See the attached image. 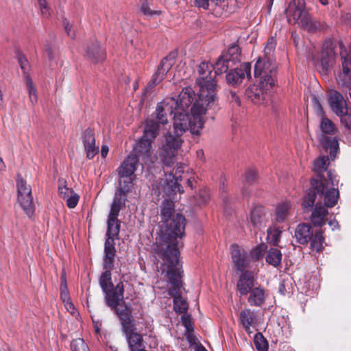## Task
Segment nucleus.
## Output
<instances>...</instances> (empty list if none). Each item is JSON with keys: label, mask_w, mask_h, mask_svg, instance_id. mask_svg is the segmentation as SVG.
Instances as JSON below:
<instances>
[{"label": "nucleus", "mask_w": 351, "mask_h": 351, "mask_svg": "<svg viewBox=\"0 0 351 351\" xmlns=\"http://www.w3.org/2000/svg\"><path fill=\"white\" fill-rule=\"evenodd\" d=\"M175 212L173 199H165L160 205V211L162 242L158 252L162 259L165 253L173 258L174 250L176 252V257L180 255L177 239L184 237L186 220L182 214Z\"/></svg>", "instance_id": "f257e3e1"}, {"label": "nucleus", "mask_w": 351, "mask_h": 351, "mask_svg": "<svg viewBox=\"0 0 351 351\" xmlns=\"http://www.w3.org/2000/svg\"><path fill=\"white\" fill-rule=\"evenodd\" d=\"M162 261L167 267V276L172 286L169 289L168 293L173 297V308L177 313H184L188 309V304L180 295L182 271L179 265V257H176V252L174 250L173 258H170V256L165 253Z\"/></svg>", "instance_id": "f03ea898"}, {"label": "nucleus", "mask_w": 351, "mask_h": 351, "mask_svg": "<svg viewBox=\"0 0 351 351\" xmlns=\"http://www.w3.org/2000/svg\"><path fill=\"white\" fill-rule=\"evenodd\" d=\"M190 112L189 115V111L174 110L173 113L174 132L183 134L184 132L189 130L193 134H200V131L204 125L202 115L205 114V109L202 105L199 106L197 102L190 108Z\"/></svg>", "instance_id": "7ed1b4c3"}, {"label": "nucleus", "mask_w": 351, "mask_h": 351, "mask_svg": "<svg viewBox=\"0 0 351 351\" xmlns=\"http://www.w3.org/2000/svg\"><path fill=\"white\" fill-rule=\"evenodd\" d=\"M213 67L208 62H202L198 66L195 81L199 88L200 100L206 98L204 101H207V104H214L216 98L217 81L215 73L213 75Z\"/></svg>", "instance_id": "20e7f679"}, {"label": "nucleus", "mask_w": 351, "mask_h": 351, "mask_svg": "<svg viewBox=\"0 0 351 351\" xmlns=\"http://www.w3.org/2000/svg\"><path fill=\"white\" fill-rule=\"evenodd\" d=\"M315 199H304L302 206L304 211L308 212L313 207L311 221L314 226H322L325 224V217L328 215V208L335 206L337 199H321L315 202Z\"/></svg>", "instance_id": "39448f33"}, {"label": "nucleus", "mask_w": 351, "mask_h": 351, "mask_svg": "<svg viewBox=\"0 0 351 351\" xmlns=\"http://www.w3.org/2000/svg\"><path fill=\"white\" fill-rule=\"evenodd\" d=\"M158 135L156 123L153 119H147L143 135L138 140L133 155L146 163L151 156L152 143Z\"/></svg>", "instance_id": "423d86ee"}, {"label": "nucleus", "mask_w": 351, "mask_h": 351, "mask_svg": "<svg viewBox=\"0 0 351 351\" xmlns=\"http://www.w3.org/2000/svg\"><path fill=\"white\" fill-rule=\"evenodd\" d=\"M182 135L174 132L173 130L168 132L165 136V142L160 156L162 163L168 167H172L176 162L178 151L183 142Z\"/></svg>", "instance_id": "0eeeda50"}, {"label": "nucleus", "mask_w": 351, "mask_h": 351, "mask_svg": "<svg viewBox=\"0 0 351 351\" xmlns=\"http://www.w3.org/2000/svg\"><path fill=\"white\" fill-rule=\"evenodd\" d=\"M320 129L322 134L320 135L319 141L324 149L326 152H329L330 158L334 160L339 150L338 140L335 136H328L326 134L334 135L336 134L337 129L334 123L327 117H322L320 122Z\"/></svg>", "instance_id": "6e6552de"}, {"label": "nucleus", "mask_w": 351, "mask_h": 351, "mask_svg": "<svg viewBox=\"0 0 351 351\" xmlns=\"http://www.w3.org/2000/svg\"><path fill=\"white\" fill-rule=\"evenodd\" d=\"M328 102L332 110L340 117L341 123L347 129L351 130V108L347 107L346 101L343 95L337 90H331Z\"/></svg>", "instance_id": "1a4fd4ad"}, {"label": "nucleus", "mask_w": 351, "mask_h": 351, "mask_svg": "<svg viewBox=\"0 0 351 351\" xmlns=\"http://www.w3.org/2000/svg\"><path fill=\"white\" fill-rule=\"evenodd\" d=\"M200 91L196 94L194 90L190 87L187 86L182 89V90L179 94L177 99L175 98L176 101H178V107L174 110H185L189 111V108L194 106V104L197 102L199 104V106H203L205 109V113L207 111V108L211 106L213 104H207V101L204 102L203 99L200 100ZM206 100V98H204V100Z\"/></svg>", "instance_id": "9d476101"}, {"label": "nucleus", "mask_w": 351, "mask_h": 351, "mask_svg": "<svg viewBox=\"0 0 351 351\" xmlns=\"http://www.w3.org/2000/svg\"><path fill=\"white\" fill-rule=\"evenodd\" d=\"M178 107V101L174 97H166L157 104L156 111L148 119H153L158 126L159 134L160 125H165L168 123L167 114L172 115L174 110Z\"/></svg>", "instance_id": "9b49d317"}, {"label": "nucleus", "mask_w": 351, "mask_h": 351, "mask_svg": "<svg viewBox=\"0 0 351 351\" xmlns=\"http://www.w3.org/2000/svg\"><path fill=\"white\" fill-rule=\"evenodd\" d=\"M330 182L326 177L319 178L315 176L311 180V187L307 197H339L338 189H328L327 183Z\"/></svg>", "instance_id": "f8f14e48"}, {"label": "nucleus", "mask_w": 351, "mask_h": 351, "mask_svg": "<svg viewBox=\"0 0 351 351\" xmlns=\"http://www.w3.org/2000/svg\"><path fill=\"white\" fill-rule=\"evenodd\" d=\"M276 72L277 66L274 58H259L255 63L254 77H261V81L266 82L268 79L271 78L273 85L275 86Z\"/></svg>", "instance_id": "ddd939ff"}, {"label": "nucleus", "mask_w": 351, "mask_h": 351, "mask_svg": "<svg viewBox=\"0 0 351 351\" xmlns=\"http://www.w3.org/2000/svg\"><path fill=\"white\" fill-rule=\"evenodd\" d=\"M273 85L272 80L268 79L267 82L260 81L258 85L253 84L245 90V95L253 103L261 104L269 97Z\"/></svg>", "instance_id": "4468645a"}, {"label": "nucleus", "mask_w": 351, "mask_h": 351, "mask_svg": "<svg viewBox=\"0 0 351 351\" xmlns=\"http://www.w3.org/2000/svg\"><path fill=\"white\" fill-rule=\"evenodd\" d=\"M174 62L173 58L166 56L162 58L158 66L156 71L153 74L150 81L146 85L143 95L146 97L156 85L159 84L166 77L167 73L171 69Z\"/></svg>", "instance_id": "2eb2a0df"}, {"label": "nucleus", "mask_w": 351, "mask_h": 351, "mask_svg": "<svg viewBox=\"0 0 351 351\" xmlns=\"http://www.w3.org/2000/svg\"><path fill=\"white\" fill-rule=\"evenodd\" d=\"M15 55L25 79V83L28 89L30 101L32 103H36L37 101V93L36 89L34 86L33 81L28 73L29 68V62L26 56H24L20 50H16Z\"/></svg>", "instance_id": "dca6fc26"}, {"label": "nucleus", "mask_w": 351, "mask_h": 351, "mask_svg": "<svg viewBox=\"0 0 351 351\" xmlns=\"http://www.w3.org/2000/svg\"><path fill=\"white\" fill-rule=\"evenodd\" d=\"M307 12L304 0H293L285 10L287 21L291 25L299 24Z\"/></svg>", "instance_id": "f3484780"}, {"label": "nucleus", "mask_w": 351, "mask_h": 351, "mask_svg": "<svg viewBox=\"0 0 351 351\" xmlns=\"http://www.w3.org/2000/svg\"><path fill=\"white\" fill-rule=\"evenodd\" d=\"M251 78V64L249 62H244L239 68L230 70L226 75V82L232 86H239L245 78Z\"/></svg>", "instance_id": "a211bd4d"}, {"label": "nucleus", "mask_w": 351, "mask_h": 351, "mask_svg": "<svg viewBox=\"0 0 351 351\" xmlns=\"http://www.w3.org/2000/svg\"><path fill=\"white\" fill-rule=\"evenodd\" d=\"M85 56L94 64L102 62L106 58V50L96 39H91L84 47Z\"/></svg>", "instance_id": "6ab92c4d"}, {"label": "nucleus", "mask_w": 351, "mask_h": 351, "mask_svg": "<svg viewBox=\"0 0 351 351\" xmlns=\"http://www.w3.org/2000/svg\"><path fill=\"white\" fill-rule=\"evenodd\" d=\"M330 164L329 157L328 156H322L314 160L313 164V171L315 172V176L319 178H324L325 173L327 174V178L332 186H335V171L328 169Z\"/></svg>", "instance_id": "aec40b11"}, {"label": "nucleus", "mask_w": 351, "mask_h": 351, "mask_svg": "<svg viewBox=\"0 0 351 351\" xmlns=\"http://www.w3.org/2000/svg\"><path fill=\"white\" fill-rule=\"evenodd\" d=\"M124 286L122 282H119L114 288L108 289L104 292L106 304L112 309H115L118 306H121L122 304H125L123 301Z\"/></svg>", "instance_id": "412c9836"}, {"label": "nucleus", "mask_w": 351, "mask_h": 351, "mask_svg": "<svg viewBox=\"0 0 351 351\" xmlns=\"http://www.w3.org/2000/svg\"><path fill=\"white\" fill-rule=\"evenodd\" d=\"M82 141L86 158L89 160L93 159L99 153V147L95 145L94 130L90 128L86 129L82 134Z\"/></svg>", "instance_id": "4be33fe9"}, {"label": "nucleus", "mask_w": 351, "mask_h": 351, "mask_svg": "<svg viewBox=\"0 0 351 351\" xmlns=\"http://www.w3.org/2000/svg\"><path fill=\"white\" fill-rule=\"evenodd\" d=\"M114 310L121 321L123 332L135 328L130 307L124 305V306H121Z\"/></svg>", "instance_id": "5701e85b"}, {"label": "nucleus", "mask_w": 351, "mask_h": 351, "mask_svg": "<svg viewBox=\"0 0 351 351\" xmlns=\"http://www.w3.org/2000/svg\"><path fill=\"white\" fill-rule=\"evenodd\" d=\"M139 160L140 159L134 156L133 154H130L118 168L117 171L119 176L131 178L136 169Z\"/></svg>", "instance_id": "b1692460"}, {"label": "nucleus", "mask_w": 351, "mask_h": 351, "mask_svg": "<svg viewBox=\"0 0 351 351\" xmlns=\"http://www.w3.org/2000/svg\"><path fill=\"white\" fill-rule=\"evenodd\" d=\"M230 254L232 261L237 270L243 271L248 263L247 254L236 244L231 245Z\"/></svg>", "instance_id": "393cba45"}, {"label": "nucleus", "mask_w": 351, "mask_h": 351, "mask_svg": "<svg viewBox=\"0 0 351 351\" xmlns=\"http://www.w3.org/2000/svg\"><path fill=\"white\" fill-rule=\"evenodd\" d=\"M254 286V278L252 272H243L237 282V290L242 295L249 293Z\"/></svg>", "instance_id": "a878e982"}, {"label": "nucleus", "mask_w": 351, "mask_h": 351, "mask_svg": "<svg viewBox=\"0 0 351 351\" xmlns=\"http://www.w3.org/2000/svg\"><path fill=\"white\" fill-rule=\"evenodd\" d=\"M114 245V240L112 239L111 238L106 239L104 246V269H112L114 267V261L116 255V249Z\"/></svg>", "instance_id": "bb28decb"}, {"label": "nucleus", "mask_w": 351, "mask_h": 351, "mask_svg": "<svg viewBox=\"0 0 351 351\" xmlns=\"http://www.w3.org/2000/svg\"><path fill=\"white\" fill-rule=\"evenodd\" d=\"M239 322L245 330L250 333L251 327L257 323V316L254 311L250 308H245L239 313Z\"/></svg>", "instance_id": "cd10ccee"}, {"label": "nucleus", "mask_w": 351, "mask_h": 351, "mask_svg": "<svg viewBox=\"0 0 351 351\" xmlns=\"http://www.w3.org/2000/svg\"><path fill=\"white\" fill-rule=\"evenodd\" d=\"M299 25L302 29L309 32H316L324 27V24L314 19L308 12L304 16Z\"/></svg>", "instance_id": "c85d7f7f"}, {"label": "nucleus", "mask_w": 351, "mask_h": 351, "mask_svg": "<svg viewBox=\"0 0 351 351\" xmlns=\"http://www.w3.org/2000/svg\"><path fill=\"white\" fill-rule=\"evenodd\" d=\"M311 229V226L308 224L301 223L298 226L295 236L300 243L306 244L311 240L313 234Z\"/></svg>", "instance_id": "c756f323"}, {"label": "nucleus", "mask_w": 351, "mask_h": 351, "mask_svg": "<svg viewBox=\"0 0 351 351\" xmlns=\"http://www.w3.org/2000/svg\"><path fill=\"white\" fill-rule=\"evenodd\" d=\"M265 300V291L260 287H255L250 292L248 302L252 306H261Z\"/></svg>", "instance_id": "7c9ffc66"}, {"label": "nucleus", "mask_w": 351, "mask_h": 351, "mask_svg": "<svg viewBox=\"0 0 351 351\" xmlns=\"http://www.w3.org/2000/svg\"><path fill=\"white\" fill-rule=\"evenodd\" d=\"M133 182L131 178L119 177V186L118 187L115 196H126L132 191Z\"/></svg>", "instance_id": "2f4dec72"}, {"label": "nucleus", "mask_w": 351, "mask_h": 351, "mask_svg": "<svg viewBox=\"0 0 351 351\" xmlns=\"http://www.w3.org/2000/svg\"><path fill=\"white\" fill-rule=\"evenodd\" d=\"M120 223L117 218L108 217V229L106 232L108 238H111L113 240L118 238L120 232Z\"/></svg>", "instance_id": "473e14b6"}, {"label": "nucleus", "mask_w": 351, "mask_h": 351, "mask_svg": "<svg viewBox=\"0 0 351 351\" xmlns=\"http://www.w3.org/2000/svg\"><path fill=\"white\" fill-rule=\"evenodd\" d=\"M335 52L332 48L324 49L321 53V65L322 69L327 71L334 60Z\"/></svg>", "instance_id": "72a5a7b5"}, {"label": "nucleus", "mask_w": 351, "mask_h": 351, "mask_svg": "<svg viewBox=\"0 0 351 351\" xmlns=\"http://www.w3.org/2000/svg\"><path fill=\"white\" fill-rule=\"evenodd\" d=\"M229 59L224 56H221L217 59V62L213 65V71H214L215 75H221L226 73L229 67Z\"/></svg>", "instance_id": "f704fd0d"}, {"label": "nucleus", "mask_w": 351, "mask_h": 351, "mask_svg": "<svg viewBox=\"0 0 351 351\" xmlns=\"http://www.w3.org/2000/svg\"><path fill=\"white\" fill-rule=\"evenodd\" d=\"M16 186L18 197H29L32 194V190L29 186L27 184L26 181L20 176L16 180Z\"/></svg>", "instance_id": "c9c22d12"}, {"label": "nucleus", "mask_w": 351, "mask_h": 351, "mask_svg": "<svg viewBox=\"0 0 351 351\" xmlns=\"http://www.w3.org/2000/svg\"><path fill=\"white\" fill-rule=\"evenodd\" d=\"M265 213L262 206H255L251 213V221L254 226L261 225L265 220Z\"/></svg>", "instance_id": "e433bc0d"}, {"label": "nucleus", "mask_w": 351, "mask_h": 351, "mask_svg": "<svg viewBox=\"0 0 351 351\" xmlns=\"http://www.w3.org/2000/svg\"><path fill=\"white\" fill-rule=\"evenodd\" d=\"M282 253L276 248H271L266 256V261L274 267H277L281 263Z\"/></svg>", "instance_id": "4c0bfd02"}, {"label": "nucleus", "mask_w": 351, "mask_h": 351, "mask_svg": "<svg viewBox=\"0 0 351 351\" xmlns=\"http://www.w3.org/2000/svg\"><path fill=\"white\" fill-rule=\"evenodd\" d=\"M19 205L29 217L33 216L36 209L33 199H19Z\"/></svg>", "instance_id": "58836bf2"}, {"label": "nucleus", "mask_w": 351, "mask_h": 351, "mask_svg": "<svg viewBox=\"0 0 351 351\" xmlns=\"http://www.w3.org/2000/svg\"><path fill=\"white\" fill-rule=\"evenodd\" d=\"M311 247L316 252H320L323 250L324 237L323 232L320 230L315 232L311 237Z\"/></svg>", "instance_id": "ea45409f"}, {"label": "nucleus", "mask_w": 351, "mask_h": 351, "mask_svg": "<svg viewBox=\"0 0 351 351\" xmlns=\"http://www.w3.org/2000/svg\"><path fill=\"white\" fill-rule=\"evenodd\" d=\"M338 84L343 87H351V70L350 68L342 69L337 77Z\"/></svg>", "instance_id": "a19ab883"}, {"label": "nucleus", "mask_w": 351, "mask_h": 351, "mask_svg": "<svg viewBox=\"0 0 351 351\" xmlns=\"http://www.w3.org/2000/svg\"><path fill=\"white\" fill-rule=\"evenodd\" d=\"M106 271L101 274L99 278V284L104 292L108 291L113 288V284L111 281V272L112 269H105Z\"/></svg>", "instance_id": "79ce46f5"}, {"label": "nucleus", "mask_w": 351, "mask_h": 351, "mask_svg": "<svg viewBox=\"0 0 351 351\" xmlns=\"http://www.w3.org/2000/svg\"><path fill=\"white\" fill-rule=\"evenodd\" d=\"M58 191L60 197H80L71 189L66 187L64 180H58Z\"/></svg>", "instance_id": "37998d69"}, {"label": "nucleus", "mask_w": 351, "mask_h": 351, "mask_svg": "<svg viewBox=\"0 0 351 351\" xmlns=\"http://www.w3.org/2000/svg\"><path fill=\"white\" fill-rule=\"evenodd\" d=\"M276 47V40L274 36L268 38L265 47L263 57L274 58V53Z\"/></svg>", "instance_id": "c03bdc74"}, {"label": "nucleus", "mask_w": 351, "mask_h": 351, "mask_svg": "<svg viewBox=\"0 0 351 351\" xmlns=\"http://www.w3.org/2000/svg\"><path fill=\"white\" fill-rule=\"evenodd\" d=\"M124 206L125 201L123 199H114L111 205V208L108 217L112 218H117L120 210L123 208Z\"/></svg>", "instance_id": "a18cd8bd"}, {"label": "nucleus", "mask_w": 351, "mask_h": 351, "mask_svg": "<svg viewBox=\"0 0 351 351\" xmlns=\"http://www.w3.org/2000/svg\"><path fill=\"white\" fill-rule=\"evenodd\" d=\"M258 179V172L256 169H247L244 175L245 184L252 185L255 184Z\"/></svg>", "instance_id": "49530a36"}, {"label": "nucleus", "mask_w": 351, "mask_h": 351, "mask_svg": "<svg viewBox=\"0 0 351 351\" xmlns=\"http://www.w3.org/2000/svg\"><path fill=\"white\" fill-rule=\"evenodd\" d=\"M282 232L277 228H270L267 230V239L274 245H278Z\"/></svg>", "instance_id": "de8ad7c7"}, {"label": "nucleus", "mask_w": 351, "mask_h": 351, "mask_svg": "<svg viewBox=\"0 0 351 351\" xmlns=\"http://www.w3.org/2000/svg\"><path fill=\"white\" fill-rule=\"evenodd\" d=\"M289 206L287 203H282L276 208V220L283 221L288 213Z\"/></svg>", "instance_id": "09e8293b"}, {"label": "nucleus", "mask_w": 351, "mask_h": 351, "mask_svg": "<svg viewBox=\"0 0 351 351\" xmlns=\"http://www.w3.org/2000/svg\"><path fill=\"white\" fill-rule=\"evenodd\" d=\"M254 344L258 351H267L268 350V343L261 334L255 336Z\"/></svg>", "instance_id": "8fccbe9b"}, {"label": "nucleus", "mask_w": 351, "mask_h": 351, "mask_svg": "<svg viewBox=\"0 0 351 351\" xmlns=\"http://www.w3.org/2000/svg\"><path fill=\"white\" fill-rule=\"evenodd\" d=\"M71 347L73 351H90L88 346L81 338H77L72 341Z\"/></svg>", "instance_id": "3c124183"}, {"label": "nucleus", "mask_w": 351, "mask_h": 351, "mask_svg": "<svg viewBox=\"0 0 351 351\" xmlns=\"http://www.w3.org/2000/svg\"><path fill=\"white\" fill-rule=\"evenodd\" d=\"M342 60V69L350 68L351 66V53H348L346 48L343 46L341 47L340 52Z\"/></svg>", "instance_id": "603ef678"}, {"label": "nucleus", "mask_w": 351, "mask_h": 351, "mask_svg": "<svg viewBox=\"0 0 351 351\" xmlns=\"http://www.w3.org/2000/svg\"><path fill=\"white\" fill-rule=\"evenodd\" d=\"M228 54L230 56L229 60H237L241 55V49L237 44L232 45L228 49Z\"/></svg>", "instance_id": "864d4df0"}, {"label": "nucleus", "mask_w": 351, "mask_h": 351, "mask_svg": "<svg viewBox=\"0 0 351 351\" xmlns=\"http://www.w3.org/2000/svg\"><path fill=\"white\" fill-rule=\"evenodd\" d=\"M38 6L41 11L42 15L46 18H49L51 16L50 8L46 0H38Z\"/></svg>", "instance_id": "5fc2aeb1"}, {"label": "nucleus", "mask_w": 351, "mask_h": 351, "mask_svg": "<svg viewBox=\"0 0 351 351\" xmlns=\"http://www.w3.org/2000/svg\"><path fill=\"white\" fill-rule=\"evenodd\" d=\"M182 324L184 326L186 331H193V323L189 315H183L181 317Z\"/></svg>", "instance_id": "6e6d98bb"}, {"label": "nucleus", "mask_w": 351, "mask_h": 351, "mask_svg": "<svg viewBox=\"0 0 351 351\" xmlns=\"http://www.w3.org/2000/svg\"><path fill=\"white\" fill-rule=\"evenodd\" d=\"M168 186L169 188L171 189V193H172V195H176L177 192H179L180 194H182L184 192L182 186L180 184H178L177 181H171V184H168ZM171 195V194H169V197H170Z\"/></svg>", "instance_id": "4d7b16f0"}, {"label": "nucleus", "mask_w": 351, "mask_h": 351, "mask_svg": "<svg viewBox=\"0 0 351 351\" xmlns=\"http://www.w3.org/2000/svg\"><path fill=\"white\" fill-rule=\"evenodd\" d=\"M63 25L64 27V30L68 35V36L71 37V38H74L75 37V33L74 31L72 30V25L69 23V22L64 19L63 21Z\"/></svg>", "instance_id": "13d9d810"}, {"label": "nucleus", "mask_w": 351, "mask_h": 351, "mask_svg": "<svg viewBox=\"0 0 351 351\" xmlns=\"http://www.w3.org/2000/svg\"><path fill=\"white\" fill-rule=\"evenodd\" d=\"M141 11L145 14V15H149L152 16L153 14H160V12L157 11H153L148 6L147 3H143L141 8Z\"/></svg>", "instance_id": "bf43d9fd"}, {"label": "nucleus", "mask_w": 351, "mask_h": 351, "mask_svg": "<svg viewBox=\"0 0 351 351\" xmlns=\"http://www.w3.org/2000/svg\"><path fill=\"white\" fill-rule=\"evenodd\" d=\"M228 97L230 103L235 104L237 106L241 105L240 99L235 92L230 91V95Z\"/></svg>", "instance_id": "052dcab7"}, {"label": "nucleus", "mask_w": 351, "mask_h": 351, "mask_svg": "<svg viewBox=\"0 0 351 351\" xmlns=\"http://www.w3.org/2000/svg\"><path fill=\"white\" fill-rule=\"evenodd\" d=\"M60 298L63 303L71 300L67 287L64 286L62 289H60Z\"/></svg>", "instance_id": "680f3d73"}, {"label": "nucleus", "mask_w": 351, "mask_h": 351, "mask_svg": "<svg viewBox=\"0 0 351 351\" xmlns=\"http://www.w3.org/2000/svg\"><path fill=\"white\" fill-rule=\"evenodd\" d=\"M64 307L67 311H69L73 316L77 315V311L74 306V304L72 303L71 300L68 301L67 302H64Z\"/></svg>", "instance_id": "e2e57ef3"}, {"label": "nucleus", "mask_w": 351, "mask_h": 351, "mask_svg": "<svg viewBox=\"0 0 351 351\" xmlns=\"http://www.w3.org/2000/svg\"><path fill=\"white\" fill-rule=\"evenodd\" d=\"M195 4L198 8H202L205 10L208 8L209 0H195Z\"/></svg>", "instance_id": "0e129e2a"}, {"label": "nucleus", "mask_w": 351, "mask_h": 351, "mask_svg": "<svg viewBox=\"0 0 351 351\" xmlns=\"http://www.w3.org/2000/svg\"><path fill=\"white\" fill-rule=\"evenodd\" d=\"M78 203V199H66V206L69 208H75Z\"/></svg>", "instance_id": "69168bd1"}, {"label": "nucleus", "mask_w": 351, "mask_h": 351, "mask_svg": "<svg viewBox=\"0 0 351 351\" xmlns=\"http://www.w3.org/2000/svg\"><path fill=\"white\" fill-rule=\"evenodd\" d=\"M193 331H185V335L189 343H193L195 341V337L193 333Z\"/></svg>", "instance_id": "338daca9"}, {"label": "nucleus", "mask_w": 351, "mask_h": 351, "mask_svg": "<svg viewBox=\"0 0 351 351\" xmlns=\"http://www.w3.org/2000/svg\"><path fill=\"white\" fill-rule=\"evenodd\" d=\"M341 17L344 21L351 23V10L348 12L343 14Z\"/></svg>", "instance_id": "774afa93"}]
</instances>
